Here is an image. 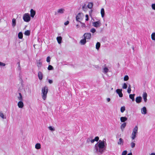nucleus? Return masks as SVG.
Masks as SVG:
<instances>
[{
    "label": "nucleus",
    "mask_w": 155,
    "mask_h": 155,
    "mask_svg": "<svg viewBox=\"0 0 155 155\" xmlns=\"http://www.w3.org/2000/svg\"><path fill=\"white\" fill-rule=\"evenodd\" d=\"M135 142V141H133V140H132V142L130 143V145L131 148H134L135 147L136 144Z\"/></svg>",
    "instance_id": "nucleus-26"
},
{
    "label": "nucleus",
    "mask_w": 155,
    "mask_h": 155,
    "mask_svg": "<svg viewBox=\"0 0 155 155\" xmlns=\"http://www.w3.org/2000/svg\"><path fill=\"white\" fill-rule=\"evenodd\" d=\"M151 7L153 9L155 10V4H153L151 5Z\"/></svg>",
    "instance_id": "nucleus-46"
},
{
    "label": "nucleus",
    "mask_w": 155,
    "mask_h": 155,
    "mask_svg": "<svg viewBox=\"0 0 155 155\" xmlns=\"http://www.w3.org/2000/svg\"><path fill=\"white\" fill-rule=\"evenodd\" d=\"M150 155H155V153H151L150 154Z\"/></svg>",
    "instance_id": "nucleus-55"
},
{
    "label": "nucleus",
    "mask_w": 155,
    "mask_h": 155,
    "mask_svg": "<svg viewBox=\"0 0 155 155\" xmlns=\"http://www.w3.org/2000/svg\"><path fill=\"white\" fill-rule=\"evenodd\" d=\"M42 65V63L41 62L39 61V62H38L37 63V66L38 67H40Z\"/></svg>",
    "instance_id": "nucleus-45"
},
{
    "label": "nucleus",
    "mask_w": 155,
    "mask_h": 155,
    "mask_svg": "<svg viewBox=\"0 0 155 155\" xmlns=\"http://www.w3.org/2000/svg\"><path fill=\"white\" fill-rule=\"evenodd\" d=\"M38 78L40 80H42L43 77V74L41 71H39L38 73Z\"/></svg>",
    "instance_id": "nucleus-17"
},
{
    "label": "nucleus",
    "mask_w": 155,
    "mask_h": 155,
    "mask_svg": "<svg viewBox=\"0 0 155 155\" xmlns=\"http://www.w3.org/2000/svg\"><path fill=\"white\" fill-rule=\"evenodd\" d=\"M135 94H130L129 95L130 98L132 99V100L133 101H134V96Z\"/></svg>",
    "instance_id": "nucleus-27"
},
{
    "label": "nucleus",
    "mask_w": 155,
    "mask_h": 155,
    "mask_svg": "<svg viewBox=\"0 0 155 155\" xmlns=\"http://www.w3.org/2000/svg\"><path fill=\"white\" fill-rule=\"evenodd\" d=\"M93 3L91 2H90L88 4V5L87 6V7L90 8L91 9L93 7Z\"/></svg>",
    "instance_id": "nucleus-29"
},
{
    "label": "nucleus",
    "mask_w": 155,
    "mask_h": 155,
    "mask_svg": "<svg viewBox=\"0 0 155 155\" xmlns=\"http://www.w3.org/2000/svg\"><path fill=\"white\" fill-rule=\"evenodd\" d=\"M35 148L38 150L40 149L41 148V145L40 143H37L35 146Z\"/></svg>",
    "instance_id": "nucleus-21"
},
{
    "label": "nucleus",
    "mask_w": 155,
    "mask_h": 155,
    "mask_svg": "<svg viewBox=\"0 0 155 155\" xmlns=\"http://www.w3.org/2000/svg\"><path fill=\"white\" fill-rule=\"evenodd\" d=\"M82 24L81 27L82 28H85L86 27L85 24L81 22V23Z\"/></svg>",
    "instance_id": "nucleus-47"
},
{
    "label": "nucleus",
    "mask_w": 155,
    "mask_h": 155,
    "mask_svg": "<svg viewBox=\"0 0 155 155\" xmlns=\"http://www.w3.org/2000/svg\"><path fill=\"white\" fill-rule=\"evenodd\" d=\"M48 91V88L47 86H45L42 88L41 96L42 98L44 101L46 99Z\"/></svg>",
    "instance_id": "nucleus-2"
},
{
    "label": "nucleus",
    "mask_w": 155,
    "mask_h": 155,
    "mask_svg": "<svg viewBox=\"0 0 155 155\" xmlns=\"http://www.w3.org/2000/svg\"><path fill=\"white\" fill-rule=\"evenodd\" d=\"M62 38L61 36L58 37L57 38V40L58 44H60L61 42Z\"/></svg>",
    "instance_id": "nucleus-22"
},
{
    "label": "nucleus",
    "mask_w": 155,
    "mask_h": 155,
    "mask_svg": "<svg viewBox=\"0 0 155 155\" xmlns=\"http://www.w3.org/2000/svg\"><path fill=\"white\" fill-rule=\"evenodd\" d=\"M132 153L131 152H130V153H128L127 155H132Z\"/></svg>",
    "instance_id": "nucleus-58"
},
{
    "label": "nucleus",
    "mask_w": 155,
    "mask_h": 155,
    "mask_svg": "<svg viewBox=\"0 0 155 155\" xmlns=\"http://www.w3.org/2000/svg\"><path fill=\"white\" fill-rule=\"evenodd\" d=\"M84 38L86 39H90L91 37V34L90 33H86L83 35Z\"/></svg>",
    "instance_id": "nucleus-8"
},
{
    "label": "nucleus",
    "mask_w": 155,
    "mask_h": 155,
    "mask_svg": "<svg viewBox=\"0 0 155 155\" xmlns=\"http://www.w3.org/2000/svg\"><path fill=\"white\" fill-rule=\"evenodd\" d=\"M138 127L137 126H136L133 129L131 135V138L132 140H134L136 137V135L138 133Z\"/></svg>",
    "instance_id": "nucleus-3"
},
{
    "label": "nucleus",
    "mask_w": 155,
    "mask_h": 155,
    "mask_svg": "<svg viewBox=\"0 0 155 155\" xmlns=\"http://www.w3.org/2000/svg\"><path fill=\"white\" fill-rule=\"evenodd\" d=\"M18 67H19V69L20 70V63H19L18 62Z\"/></svg>",
    "instance_id": "nucleus-57"
},
{
    "label": "nucleus",
    "mask_w": 155,
    "mask_h": 155,
    "mask_svg": "<svg viewBox=\"0 0 155 155\" xmlns=\"http://www.w3.org/2000/svg\"><path fill=\"white\" fill-rule=\"evenodd\" d=\"M48 81L49 83L50 84H51L53 82V81L51 80H49Z\"/></svg>",
    "instance_id": "nucleus-52"
},
{
    "label": "nucleus",
    "mask_w": 155,
    "mask_h": 155,
    "mask_svg": "<svg viewBox=\"0 0 155 155\" xmlns=\"http://www.w3.org/2000/svg\"><path fill=\"white\" fill-rule=\"evenodd\" d=\"M19 96L17 98L20 101H22L23 100V97L22 96V95L21 94V93H19Z\"/></svg>",
    "instance_id": "nucleus-24"
},
{
    "label": "nucleus",
    "mask_w": 155,
    "mask_h": 155,
    "mask_svg": "<svg viewBox=\"0 0 155 155\" xmlns=\"http://www.w3.org/2000/svg\"><path fill=\"white\" fill-rule=\"evenodd\" d=\"M127 118L126 117H121L120 118V121L122 122H124L127 120Z\"/></svg>",
    "instance_id": "nucleus-20"
},
{
    "label": "nucleus",
    "mask_w": 155,
    "mask_h": 155,
    "mask_svg": "<svg viewBox=\"0 0 155 155\" xmlns=\"http://www.w3.org/2000/svg\"><path fill=\"white\" fill-rule=\"evenodd\" d=\"M106 145V142L104 140H100L94 146L95 152L98 154H102L104 151Z\"/></svg>",
    "instance_id": "nucleus-1"
},
{
    "label": "nucleus",
    "mask_w": 155,
    "mask_h": 155,
    "mask_svg": "<svg viewBox=\"0 0 155 155\" xmlns=\"http://www.w3.org/2000/svg\"><path fill=\"white\" fill-rule=\"evenodd\" d=\"M22 101H19L18 103V106L19 108H22L24 106V103Z\"/></svg>",
    "instance_id": "nucleus-11"
},
{
    "label": "nucleus",
    "mask_w": 155,
    "mask_h": 155,
    "mask_svg": "<svg viewBox=\"0 0 155 155\" xmlns=\"http://www.w3.org/2000/svg\"><path fill=\"white\" fill-rule=\"evenodd\" d=\"M23 19L25 22H29L31 20V17L29 14L28 13L25 14L23 16Z\"/></svg>",
    "instance_id": "nucleus-5"
},
{
    "label": "nucleus",
    "mask_w": 155,
    "mask_h": 155,
    "mask_svg": "<svg viewBox=\"0 0 155 155\" xmlns=\"http://www.w3.org/2000/svg\"><path fill=\"white\" fill-rule=\"evenodd\" d=\"M142 97L140 96L137 97L135 99V101L137 103H139L141 102Z\"/></svg>",
    "instance_id": "nucleus-16"
},
{
    "label": "nucleus",
    "mask_w": 155,
    "mask_h": 155,
    "mask_svg": "<svg viewBox=\"0 0 155 155\" xmlns=\"http://www.w3.org/2000/svg\"><path fill=\"white\" fill-rule=\"evenodd\" d=\"M130 87V85L128 88V89H127V92L129 94H130V93L131 91V89Z\"/></svg>",
    "instance_id": "nucleus-40"
},
{
    "label": "nucleus",
    "mask_w": 155,
    "mask_h": 155,
    "mask_svg": "<svg viewBox=\"0 0 155 155\" xmlns=\"http://www.w3.org/2000/svg\"><path fill=\"white\" fill-rule=\"evenodd\" d=\"M48 128L51 131H54L55 130V128L52 126H49Z\"/></svg>",
    "instance_id": "nucleus-34"
},
{
    "label": "nucleus",
    "mask_w": 155,
    "mask_h": 155,
    "mask_svg": "<svg viewBox=\"0 0 155 155\" xmlns=\"http://www.w3.org/2000/svg\"><path fill=\"white\" fill-rule=\"evenodd\" d=\"M141 113L143 114H145L147 113L146 108L145 107H143L141 109Z\"/></svg>",
    "instance_id": "nucleus-13"
},
{
    "label": "nucleus",
    "mask_w": 155,
    "mask_h": 155,
    "mask_svg": "<svg viewBox=\"0 0 155 155\" xmlns=\"http://www.w3.org/2000/svg\"><path fill=\"white\" fill-rule=\"evenodd\" d=\"M126 126V123H124L120 126V128L122 132H123L124 130V129L125 127Z\"/></svg>",
    "instance_id": "nucleus-15"
},
{
    "label": "nucleus",
    "mask_w": 155,
    "mask_h": 155,
    "mask_svg": "<svg viewBox=\"0 0 155 155\" xmlns=\"http://www.w3.org/2000/svg\"><path fill=\"white\" fill-rule=\"evenodd\" d=\"M30 31L29 30L26 31L24 33V34L28 36L30 35Z\"/></svg>",
    "instance_id": "nucleus-31"
},
{
    "label": "nucleus",
    "mask_w": 155,
    "mask_h": 155,
    "mask_svg": "<svg viewBox=\"0 0 155 155\" xmlns=\"http://www.w3.org/2000/svg\"><path fill=\"white\" fill-rule=\"evenodd\" d=\"M64 8H61L60 9H58L57 11V12H56L55 13V15H56L57 14H62L64 13Z\"/></svg>",
    "instance_id": "nucleus-10"
},
{
    "label": "nucleus",
    "mask_w": 155,
    "mask_h": 155,
    "mask_svg": "<svg viewBox=\"0 0 155 155\" xmlns=\"http://www.w3.org/2000/svg\"><path fill=\"white\" fill-rule=\"evenodd\" d=\"M36 12L33 9H31L30 10V15L32 18H33L35 15Z\"/></svg>",
    "instance_id": "nucleus-14"
},
{
    "label": "nucleus",
    "mask_w": 155,
    "mask_h": 155,
    "mask_svg": "<svg viewBox=\"0 0 155 155\" xmlns=\"http://www.w3.org/2000/svg\"><path fill=\"white\" fill-rule=\"evenodd\" d=\"M129 77L128 75H125L124 78V81H127L129 79Z\"/></svg>",
    "instance_id": "nucleus-37"
},
{
    "label": "nucleus",
    "mask_w": 155,
    "mask_h": 155,
    "mask_svg": "<svg viewBox=\"0 0 155 155\" xmlns=\"http://www.w3.org/2000/svg\"><path fill=\"white\" fill-rule=\"evenodd\" d=\"M83 10L85 12H86L87 10V8L85 5H84L82 7Z\"/></svg>",
    "instance_id": "nucleus-35"
},
{
    "label": "nucleus",
    "mask_w": 155,
    "mask_h": 155,
    "mask_svg": "<svg viewBox=\"0 0 155 155\" xmlns=\"http://www.w3.org/2000/svg\"><path fill=\"white\" fill-rule=\"evenodd\" d=\"M124 141L123 139L121 138H120L117 142V144L118 145L123 146L124 145Z\"/></svg>",
    "instance_id": "nucleus-12"
},
{
    "label": "nucleus",
    "mask_w": 155,
    "mask_h": 155,
    "mask_svg": "<svg viewBox=\"0 0 155 155\" xmlns=\"http://www.w3.org/2000/svg\"><path fill=\"white\" fill-rule=\"evenodd\" d=\"M76 26L77 27V28H78L79 27V26L78 25H77Z\"/></svg>",
    "instance_id": "nucleus-59"
},
{
    "label": "nucleus",
    "mask_w": 155,
    "mask_h": 155,
    "mask_svg": "<svg viewBox=\"0 0 155 155\" xmlns=\"http://www.w3.org/2000/svg\"><path fill=\"white\" fill-rule=\"evenodd\" d=\"M90 32L93 33H94L96 32V30L94 28H93L91 29Z\"/></svg>",
    "instance_id": "nucleus-36"
},
{
    "label": "nucleus",
    "mask_w": 155,
    "mask_h": 155,
    "mask_svg": "<svg viewBox=\"0 0 155 155\" xmlns=\"http://www.w3.org/2000/svg\"><path fill=\"white\" fill-rule=\"evenodd\" d=\"M99 139V138L98 137H96L94 139V140L95 141H97Z\"/></svg>",
    "instance_id": "nucleus-49"
},
{
    "label": "nucleus",
    "mask_w": 155,
    "mask_h": 155,
    "mask_svg": "<svg viewBox=\"0 0 155 155\" xmlns=\"http://www.w3.org/2000/svg\"><path fill=\"white\" fill-rule=\"evenodd\" d=\"M84 15L82 13H79L76 16V20L77 21L81 23V21L82 20Z\"/></svg>",
    "instance_id": "nucleus-4"
},
{
    "label": "nucleus",
    "mask_w": 155,
    "mask_h": 155,
    "mask_svg": "<svg viewBox=\"0 0 155 155\" xmlns=\"http://www.w3.org/2000/svg\"><path fill=\"white\" fill-rule=\"evenodd\" d=\"M86 40L84 38L80 40V43L82 45H84L86 43Z\"/></svg>",
    "instance_id": "nucleus-19"
},
{
    "label": "nucleus",
    "mask_w": 155,
    "mask_h": 155,
    "mask_svg": "<svg viewBox=\"0 0 155 155\" xmlns=\"http://www.w3.org/2000/svg\"><path fill=\"white\" fill-rule=\"evenodd\" d=\"M91 138H89L87 139V142L88 143L89 142H91Z\"/></svg>",
    "instance_id": "nucleus-48"
},
{
    "label": "nucleus",
    "mask_w": 155,
    "mask_h": 155,
    "mask_svg": "<svg viewBox=\"0 0 155 155\" xmlns=\"http://www.w3.org/2000/svg\"><path fill=\"white\" fill-rule=\"evenodd\" d=\"M85 17L86 18V19H85V20L86 21H88L89 20L88 18V15H85Z\"/></svg>",
    "instance_id": "nucleus-50"
},
{
    "label": "nucleus",
    "mask_w": 155,
    "mask_h": 155,
    "mask_svg": "<svg viewBox=\"0 0 155 155\" xmlns=\"http://www.w3.org/2000/svg\"><path fill=\"white\" fill-rule=\"evenodd\" d=\"M147 94L146 92H144L143 95V97L145 102L147 101Z\"/></svg>",
    "instance_id": "nucleus-18"
},
{
    "label": "nucleus",
    "mask_w": 155,
    "mask_h": 155,
    "mask_svg": "<svg viewBox=\"0 0 155 155\" xmlns=\"http://www.w3.org/2000/svg\"><path fill=\"white\" fill-rule=\"evenodd\" d=\"M122 89H117L116 90V93L118 94L119 97H123V94L122 92Z\"/></svg>",
    "instance_id": "nucleus-9"
},
{
    "label": "nucleus",
    "mask_w": 155,
    "mask_h": 155,
    "mask_svg": "<svg viewBox=\"0 0 155 155\" xmlns=\"http://www.w3.org/2000/svg\"><path fill=\"white\" fill-rule=\"evenodd\" d=\"M105 25H106V26H107V24H105Z\"/></svg>",
    "instance_id": "nucleus-61"
},
{
    "label": "nucleus",
    "mask_w": 155,
    "mask_h": 155,
    "mask_svg": "<svg viewBox=\"0 0 155 155\" xmlns=\"http://www.w3.org/2000/svg\"><path fill=\"white\" fill-rule=\"evenodd\" d=\"M5 64L0 61V66H5Z\"/></svg>",
    "instance_id": "nucleus-43"
},
{
    "label": "nucleus",
    "mask_w": 155,
    "mask_h": 155,
    "mask_svg": "<svg viewBox=\"0 0 155 155\" xmlns=\"http://www.w3.org/2000/svg\"><path fill=\"white\" fill-rule=\"evenodd\" d=\"M35 45H33V46H34V47L35 48Z\"/></svg>",
    "instance_id": "nucleus-60"
},
{
    "label": "nucleus",
    "mask_w": 155,
    "mask_h": 155,
    "mask_svg": "<svg viewBox=\"0 0 155 155\" xmlns=\"http://www.w3.org/2000/svg\"><path fill=\"white\" fill-rule=\"evenodd\" d=\"M18 37L19 39H22L23 38V34L21 32H19L18 34Z\"/></svg>",
    "instance_id": "nucleus-30"
},
{
    "label": "nucleus",
    "mask_w": 155,
    "mask_h": 155,
    "mask_svg": "<svg viewBox=\"0 0 155 155\" xmlns=\"http://www.w3.org/2000/svg\"><path fill=\"white\" fill-rule=\"evenodd\" d=\"M16 25V19L14 18L12 19V26L13 28H14Z\"/></svg>",
    "instance_id": "nucleus-23"
},
{
    "label": "nucleus",
    "mask_w": 155,
    "mask_h": 155,
    "mask_svg": "<svg viewBox=\"0 0 155 155\" xmlns=\"http://www.w3.org/2000/svg\"><path fill=\"white\" fill-rule=\"evenodd\" d=\"M122 87L124 89H126L127 87V85L126 84L124 83L122 85Z\"/></svg>",
    "instance_id": "nucleus-39"
},
{
    "label": "nucleus",
    "mask_w": 155,
    "mask_h": 155,
    "mask_svg": "<svg viewBox=\"0 0 155 155\" xmlns=\"http://www.w3.org/2000/svg\"><path fill=\"white\" fill-rule=\"evenodd\" d=\"M94 141H95V140H94V139H91V142L92 143H93Z\"/></svg>",
    "instance_id": "nucleus-53"
},
{
    "label": "nucleus",
    "mask_w": 155,
    "mask_h": 155,
    "mask_svg": "<svg viewBox=\"0 0 155 155\" xmlns=\"http://www.w3.org/2000/svg\"><path fill=\"white\" fill-rule=\"evenodd\" d=\"M110 100V99L109 98H108L107 99V102H109Z\"/></svg>",
    "instance_id": "nucleus-54"
},
{
    "label": "nucleus",
    "mask_w": 155,
    "mask_h": 155,
    "mask_svg": "<svg viewBox=\"0 0 155 155\" xmlns=\"http://www.w3.org/2000/svg\"><path fill=\"white\" fill-rule=\"evenodd\" d=\"M109 72V70L106 65H104L103 67L102 72L105 74H107V73Z\"/></svg>",
    "instance_id": "nucleus-7"
},
{
    "label": "nucleus",
    "mask_w": 155,
    "mask_h": 155,
    "mask_svg": "<svg viewBox=\"0 0 155 155\" xmlns=\"http://www.w3.org/2000/svg\"><path fill=\"white\" fill-rule=\"evenodd\" d=\"M100 44L99 42H97L96 45V49L98 50L100 47Z\"/></svg>",
    "instance_id": "nucleus-28"
},
{
    "label": "nucleus",
    "mask_w": 155,
    "mask_h": 155,
    "mask_svg": "<svg viewBox=\"0 0 155 155\" xmlns=\"http://www.w3.org/2000/svg\"><path fill=\"white\" fill-rule=\"evenodd\" d=\"M50 57L49 56H48L47 57L46 59V61L48 62H49L50 61Z\"/></svg>",
    "instance_id": "nucleus-42"
},
{
    "label": "nucleus",
    "mask_w": 155,
    "mask_h": 155,
    "mask_svg": "<svg viewBox=\"0 0 155 155\" xmlns=\"http://www.w3.org/2000/svg\"><path fill=\"white\" fill-rule=\"evenodd\" d=\"M69 21H67L66 22H64V25H68L69 24Z\"/></svg>",
    "instance_id": "nucleus-51"
},
{
    "label": "nucleus",
    "mask_w": 155,
    "mask_h": 155,
    "mask_svg": "<svg viewBox=\"0 0 155 155\" xmlns=\"http://www.w3.org/2000/svg\"><path fill=\"white\" fill-rule=\"evenodd\" d=\"M101 25V23L99 20L92 23V25L96 28L100 27Z\"/></svg>",
    "instance_id": "nucleus-6"
},
{
    "label": "nucleus",
    "mask_w": 155,
    "mask_h": 155,
    "mask_svg": "<svg viewBox=\"0 0 155 155\" xmlns=\"http://www.w3.org/2000/svg\"><path fill=\"white\" fill-rule=\"evenodd\" d=\"M101 13L102 18H104V16L105 12L104 9L103 8L101 9Z\"/></svg>",
    "instance_id": "nucleus-25"
},
{
    "label": "nucleus",
    "mask_w": 155,
    "mask_h": 155,
    "mask_svg": "<svg viewBox=\"0 0 155 155\" xmlns=\"http://www.w3.org/2000/svg\"><path fill=\"white\" fill-rule=\"evenodd\" d=\"M151 38L153 40H155V33H153L151 35Z\"/></svg>",
    "instance_id": "nucleus-32"
},
{
    "label": "nucleus",
    "mask_w": 155,
    "mask_h": 155,
    "mask_svg": "<svg viewBox=\"0 0 155 155\" xmlns=\"http://www.w3.org/2000/svg\"><path fill=\"white\" fill-rule=\"evenodd\" d=\"M127 150L124 151L122 153L121 155H126L127 154Z\"/></svg>",
    "instance_id": "nucleus-41"
},
{
    "label": "nucleus",
    "mask_w": 155,
    "mask_h": 155,
    "mask_svg": "<svg viewBox=\"0 0 155 155\" xmlns=\"http://www.w3.org/2000/svg\"><path fill=\"white\" fill-rule=\"evenodd\" d=\"M0 117L2 118H4V116L3 113H0Z\"/></svg>",
    "instance_id": "nucleus-44"
},
{
    "label": "nucleus",
    "mask_w": 155,
    "mask_h": 155,
    "mask_svg": "<svg viewBox=\"0 0 155 155\" xmlns=\"http://www.w3.org/2000/svg\"><path fill=\"white\" fill-rule=\"evenodd\" d=\"M92 10H91L89 12V14H90V15H91V14L92 13Z\"/></svg>",
    "instance_id": "nucleus-56"
},
{
    "label": "nucleus",
    "mask_w": 155,
    "mask_h": 155,
    "mask_svg": "<svg viewBox=\"0 0 155 155\" xmlns=\"http://www.w3.org/2000/svg\"><path fill=\"white\" fill-rule=\"evenodd\" d=\"M125 110V108L124 106L120 108V111L123 113Z\"/></svg>",
    "instance_id": "nucleus-33"
},
{
    "label": "nucleus",
    "mask_w": 155,
    "mask_h": 155,
    "mask_svg": "<svg viewBox=\"0 0 155 155\" xmlns=\"http://www.w3.org/2000/svg\"><path fill=\"white\" fill-rule=\"evenodd\" d=\"M48 69L49 70H53V67L51 65H49L48 68Z\"/></svg>",
    "instance_id": "nucleus-38"
}]
</instances>
